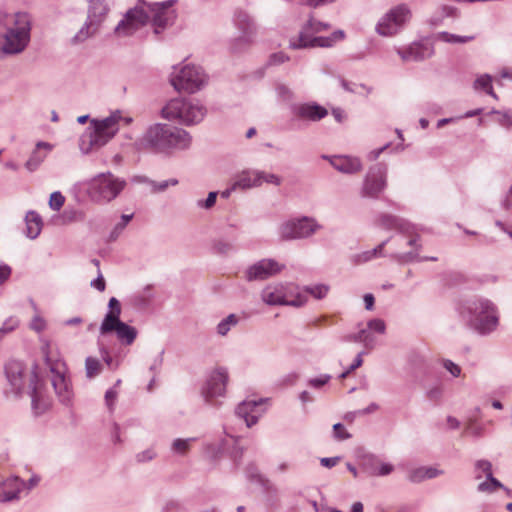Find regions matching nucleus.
Returning a JSON list of instances; mask_svg holds the SVG:
<instances>
[{"instance_id": "f257e3e1", "label": "nucleus", "mask_w": 512, "mask_h": 512, "mask_svg": "<svg viewBox=\"0 0 512 512\" xmlns=\"http://www.w3.org/2000/svg\"><path fill=\"white\" fill-rule=\"evenodd\" d=\"M147 6L134 7L129 9L124 18L115 27V34L119 37L133 35L137 30L145 26L150 20L154 27V33L160 34L168 25H171L176 18V11L173 5L176 0H167L163 2H154L146 4L144 0H139Z\"/></svg>"}, {"instance_id": "f03ea898", "label": "nucleus", "mask_w": 512, "mask_h": 512, "mask_svg": "<svg viewBox=\"0 0 512 512\" xmlns=\"http://www.w3.org/2000/svg\"><path fill=\"white\" fill-rule=\"evenodd\" d=\"M191 141L192 138L186 130L169 124L156 123L144 132L135 145L139 151L168 153L174 149L189 148Z\"/></svg>"}, {"instance_id": "7ed1b4c3", "label": "nucleus", "mask_w": 512, "mask_h": 512, "mask_svg": "<svg viewBox=\"0 0 512 512\" xmlns=\"http://www.w3.org/2000/svg\"><path fill=\"white\" fill-rule=\"evenodd\" d=\"M458 312L466 326L480 336L492 334L500 323L497 305L485 297H473L463 301Z\"/></svg>"}, {"instance_id": "20e7f679", "label": "nucleus", "mask_w": 512, "mask_h": 512, "mask_svg": "<svg viewBox=\"0 0 512 512\" xmlns=\"http://www.w3.org/2000/svg\"><path fill=\"white\" fill-rule=\"evenodd\" d=\"M0 27L6 29L3 35L2 52L6 55L22 53L30 42V16L24 12L9 14L0 11Z\"/></svg>"}, {"instance_id": "39448f33", "label": "nucleus", "mask_w": 512, "mask_h": 512, "mask_svg": "<svg viewBox=\"0 0 512 512\" xmlns=\"http://www.w3.org/2000/svg\"><path fill=\"white\" fill-rule=\"evenodd\" d=\"M161 113L165 119L193 125L204 119L207 109L198 100L174 98L162 108Z\"/></svg>"}, {"instance_id": "423d86ee", "label": "nucleus", "mask_w": 512, "mask_h": 512, "mask_svg": "<svg viewBox=\"0 0 512 512\" xmlns=\"http://www.w3.org/2000/svg\"><path fill=\"white\" fill-rule=\"evenodd\" d=\"M126 186L125 179L111 172L100 173L91 180L88 193L91 200L96 203H109L117 198Z\"/></svg>"}, {"instance_id": "0eeeda50", "label": "nucleus", "mask_w": 512, "mask_h": 512, "mask_svg": "<svg viewBox=\"0 0 512 512\" xmlns=\"http://www.w3.org/2000/svg\"><path fill=\"white\" fill-rule=\"evenodd\" d=\"M412 12L410 7L401 3L389 9L377 22L375 31L383 37L397 35L410 21Z\"/></svg>"}, {"instance_id": "6e6552de", "label": "nucleus", "mask_w": 512, "mask_h": 512, "mask_svg": "<svg viewBox=\"0 0 512 512\" xmlns=\"http://www.w3.org/2000/svg\"><path fill=\"white\" fill-rule=\"evenodd\" d=\"M207 77L199 66L186 64L179 70L174 67L170 76V83L177 91L194 93L200 90L206 83Z\"/></svg>"}, {"instance_id": "1a4fd4ad", "label": "nucleus", "mask_w": 512, "mask_h": 512, "mask_svg": "<svg viewBox=\"0 0 512 512\" xmlns=\"http://www.w3.org/2000/svg\"><path fill=\"white\" fill-rule=\"evenodd\" d=\"M261 299L270 306L302 307L307 302V296L294 292L293 288L282 283L266 286L261 292Z\"/></svg>"}, {"instance_id": "9d476101", "label": "nucleus", "mask_w": 512, "mask_h": 512, "mask_svg": "<svg viewBox=\"0 0 512 512\" xmlns=\"http://www.w3.org/2000/svg\"><path fill=\"white\" fill-rule=\"evenodd\" d=\"M44 354L46 365L52 374L51 382L55 393L63 404H69L73 396V391L71 383L66 377V364L61 359H53L46 351Z\"/></svg>"}, {"instance_id": "9b49d317", "label": "nucleus", "mask_w": 512, "mask_h": 512, "mask_svg": "<svg viewBox=\"0 0 512 512\" xmlns=\"http://www.w3.org/2000/svg\"><path fill=\"white\" fill-rule=\"evenodd\" d=\"M293 128H300L308 122H318L328 115V110L316 102H297L289 106Z\"/></svg>"}, {"instance_id": "f8f14e48", "label": "nucleus", "mask_w": 512, "mask_h": 512, "mask_svg": "<svg viewBox=\"0 0 512 512\" xmlns=\"http://www.w3.org/2000/svg\"><path fill=\"white\" fill-rule=\"evenodd\" d=\"M321 226L315 219L303 216L291 219L279 226V236L284 241L305 239L312 236Z\"/></svg>"}, {"instance_id": "ddd939ff", "label": "nucleus", "mask_w": 512, "mask_h": 512, "mask_svg": "<svg viewBox=\"0 0 512 512\" xmlns=\"http://www.w3.org/2000/svg\"><path fill=\"white\" fill-rule=\"evenodd\" d=\"M234 24L238 30V36L231 41L230 47L233 52L239 53L253 43L257 29L253 19L244 11L236 12Z\"/></svg>"}, {"instance_id": "4468645a", "label": "nucleus", "mask_w": 512, "mask_h": 512, "mask_svg": "<svg viewBox=\"0 0 512 512\" xmlns=\"http://www.w3.org/2000/svg\"><path fill=\"white\" fill-rule=\"evenodd\" d=\"M387 166L377 163L369 168L361 189V196L377 198L386 187Z\"/></svg>"}, {"instance_id": "2eb2a0df", "label": "nucleus", "mask_w": 512, "mask_h": 512, "mask_svg": "<svg viewBox=\"0 0 512 512\" xmlns=\"http://www.w3.org/2000/svg\"><path fill=\"white\" fill-rule=\"evenodd\" d=\"M111 332H115L117 339L125 345H131L137 337L136 328L118 319L117 315L110 314L105 315L100 325V334L107 335Z\"/></svg>"}, {"instance_id": "dca6fc26", "label": "nucleus", "mask_w": 512, "mask_h": 512, "mask_svg": "<svg viewBox=\"0 0 512 512\" xmlns=\"http://www.w3.org/2000/svg\"><path fill=\"white\" fill-rule=\"evenodd\" d=\"M116 132L104 130L103 127L92 124L87 127L86 131L82 134L79 141L80 150L88 154L92 150L99 149L107 144L114 136Z\"/></svg>"}, {"instance_id": "f3484780", "label": "nucleus", "mask_w": 512, "mask_h": 512, "mask_svg": "<svg viewBox=\"0 0 512 512\" xmlns=\"http://www.w3.org/2000/svg\"><path fill=\"white\" fill-rule=\"evenodd\" d=\"M228 379V371L223 367L217 368L209 374L202 388V395L207 403H211L213 398L225 394Z\"/></svg>"}, {"instance_id": "a211bd4d", "label": "nucleus", "mask_w": 512, "mask_h": 512, "mask_svg": "<svg viewBox=\"0 0 512 512\" xmlns=\"http://www.w3.org/2000/svg\"><path fill=\"white\" fill-rule=\"evenodd\" d=\"M284 268L283 264L274 259H261L246 269L245 279L249 282L263 281L280 273Z\"/></svg>"}, {"instance_id": "6ab92c4d", "label": "nucleus", "mask_w": 512, "mask_h": 512, "mask_svg": "<svg viewBox=\"0 0 512 512\" xmlns=\"http://www.w3.org/2000/svg\"><path fill=\"white\" fill-rule=\"evenodd\" d=\"M25 367L22 362L19 361H9L5 365V373L9 385L11 386V391L16 395H20L25 386Z\"/></svg>"}, {"instance_id": "aec40b11", "label": "nucleus", "mask_w": 512, "mask_h": 512, "mask_svg": "<svg viewBox=\"0 0 512 512\" xmlns=\"http://www.w3.org/2000/svg\"><path fill=\"white\" fill-rule=\"evenodd\" d=\"M345 37V33L343 30H336L330 36H316L306 39L302 42H291L290 47L292 49H303V48H314V47H323L329 48L334 46V44L338 41L343 40Z\"/></svg>"}, {"instance_id": "412c9836", "label": "nucleus", "mask_w": 512, "mask_h": 512, "mask_svg": "<svg viewBox=\"0 0 512 512\" xmlns=\"http://www.w3.org/2000/svg\"><path fill=\"white\" fill-rule=\"evenodd\" d=\"M263 401V399H259L258 401L244 400L237 406L235 413L239 418L245 420L247 427L250 428L258 422L262 414L259 407L263 403Z\"/></svg>"}, {"instance_id": "4be33fe9", "label": "nucleus", "mask_w": 512, "mask_h": 512, "mask_svg": "<svg viewBox=\"0 0 512 512\" xmlns=\"http://www.w3.org/2000/svg\"><path fill=\"white\" fill-rule=\"evenodd\" d=\"M328 160L334 169L345 174H355L362 170V163L359 158L347 155L323 156Z\"/></svg>"}, {"instance_id": "5701e85b", "label": "nucleus", "mask_w": 512, "mask_h": 512, "mask_svg": "<svg viewBox=\"0 0 512 512\" xmlns=\"http://www.w3.org/2000/svg\"><path fill=\"white\" fill-rule=\"evenodd\" d=\"M86 1L89 3L86 19L100 29L109 13V6L104 0Z\"/></svg>"}, {"instance_id": "b1692460", "label": "nucleus", "mask_w": 512, "mask_h": 512, "mask_svg": "<svg viewBox=\"0 0 512 512\" xmlns=\"http://www.w3.org/2000/svg\"><path fill=\"white\" fill-rule=\"evenodd\" d=\"M397 53L404 62H418L429 58L432 55V49L427 45L413 43L404 50L397 49Z\"/></svg>"}, {"instance_id": "393cba45", "label": "nucleus", "mask_w": 512, "mask_h": 512, "mask_svg": "<svg viewBox=\"0 0 512 512\" xmlns=\"http://www.w3.org/2000/svg\"><path fill=\"white\" fill-rule=\"evenodd\" d=\"M25 486L18 477H10L0 484V501L9 502L19 498V493Z\"/></svg>"}, {"instance_id": "a878e982", "label": "nucleus", "mask_w": 512, "mask_h": 512, "mask_svg": "<svg viewBox=\"0 0 512 512\" xmlns=\"http://www.w3.org/2000/svg\"><path fill=\"white\" fill-rule=\"evenodd\" d=\"M29 395L31 397L32 409L35 414H41L47 408L48 403L43 399L40 388L38 386V377L33 372L29 377Z\"/></svg>"}, {"instance_id": "bb28decb", "label": "nucleus", "mask_w": 512, "mask_h": 512, "mask_svg": "<svg viewBox=\"0 0 512 512\" xmlns=\"http://www.w3.org/2000/svg\"><path fill=\"white\" fill-rule=\"evenodd\" d=\"M380 224L385 229H395L405 235L414 233V225L410 222L389 214H384L380 217Z\"/></svg>"}, {"instance_id": "cd10ccee", "label": "nucleus", "mask_w": 512, "mask_h": 512, "mask_svg": "<svg viewBox=\"0 0 512 512\" xmlns=\"http://www.w3.org/2000/svg\"><path fill=\"white\" fill-rule=\"evenodd\" d=\"M445 473L444 470L434 466H422L412 469L408 473V480L412 483H420L426 479H434Z\"/></svg>"}, {"instance_id": "c85d7f7f", "label": "nucleus", "mask_w": 512, "mask_h": 512, "mask_svg": "<svg viewBox=\"0 0 512 512\" xmlns=\"http://www.w3.org/2000/svg\"><path fill=\"white\" fill-rule=\"evenodd\" d=\"M328 29H330L329 23L318 21L310 16L299 32L298 42H302L311 37H316L315 34L327 31Z\"/></svg>"}, {"instance_id": "c756f323", "label": "nucleus", "mask_w": 512, "mask_h": 512, "mask_svg": "<svg viewBox=\"0 0 512 512\" xmlns=\"http://www.w3.org/2000/svg\"><path fill=\"white\" fill-rule=\"evenodd\" d=\"M363 467L370 476H387L394 470L392 464L381 462L376 457H371L365 461Z\"/></svg>"}, {"instance_id": "7c9ffc66", "label": "nucleus", "mask_w": 512, "mask_h": 512, "mask_svg": "<svg viewBox=\"0 0 512 512\" xmlns=\"http://www.w3.org/2000/svg\"><path fill=\"white\" fill-rule=\"evenodd\" d=\"M99 30L100 29L97 26H95L93 23L90 24L89 20L86 19L82 27L71 38L70 43L72 45L81 44L89 38L95 36Z\"/></svg>"}, {"instance_id": "2f4dec72", "label": "nucleus", "mask_w": 512, "mask_h": 512, "mask_svg": "<svg viewBox=\"0 0 512 512\" xmlns=\"http://www.w3.org/2000/svg\"><path fill=\"white\" fill-rule=\"evenodd\" d=\"M26 235L30 239H35L39 236L42 229V219L41 217L34 211H30L27 213L26 218Z\"/></svg>"}, {"instance_id": "473e14b6", "label": "nucleus", "mask_w": 512, "mask_h": 512, "mask_svg": "<svg viewBox=\"0 0 512 512\" xmlns=\"http://www.w3.org/2000/svg\"><path fill=\"white\" fill-rule=\"evenodd\" d=\"M234 185L237 189L243 190L258 187L259 181L257 177V170L242 172L234 181Z\"/></svg>"}, {"instance_id": "72a5a7b5", "label": "nucleus", "mask_w": 512, "mask_h": 512, "mask_svg": "<svg viewBox=\"0 0 512 512\" xmlns=\"http://www.w3.org/2000/svg\"><path fill=\"white\" fill-rule=\"evenodd\" d=\"M343 341L362 343L368 350L374 347V338L367 329H361L359 332L354 334H348L343 337Z\"/></svg>"}, {"instance_id": "f704fd0d", "label": "nucleus", "mask_w": 512, "mask_h": 512, "mask_svg": "<svg viewBox=\"0 0 512 512\" xmlns=\"http://www.w3.org/2000/svg\"><path fill=\"white\" fill-rule=\"evenodd\" d=\"M40 148H46L50 150L52 146L46 142H38L36 144V150L33 151L31 157L27 160L25 166L29 171H34L38 168V166L42 163L45 158V154H41L38 150Z\"/></svg>"}, {"instance_id": "c9c22d12", "label": "nucleus", "mask_w": 512, "mask_h": 512, "mask_svg": "<svg viewBox=\"0 0 512 512\" xmlns=\"http://www.w3.org/2000/svg\"><path fill=\"white\" fill-rule=\"evenodd\" d=\"M121 119V115L119 111L113 112L110 116L103 118L101 120L92 119L90 122L92 124L98 125L100 127H103L104 130H109L113 132H118V122Z\"/></svg>"}, {"instance_id": "e433bc0d", "label": "nucleus", "mask_w": 512, "mask_h": 512, "mask_svg": "<svg viewBox=\"0 0 512 512\" xmlns=\"http://www.w3.org/2000/svg\"><path fill=\"white\" fill-rule=\"evenodd\" d=\"M475 89L484 90L487 94L492 96L494 99H498L497 94L493 91L492 78L488 74L481 75L474 82Z\"/></svg>"}, {"instance_id": "4c0bfd02", "label": "nucleus", "mask_w": 512, "mask_h": 512, "mask_svg": "<svg viewBox=\"0 0 512 512\" xmlns=\"http://www.w3.org/2000/svg\"><path fill=\"white\" fill-rule=\"evenodd\" d=\"M239 318L235 314H229L217 325V333L221 336L227 335L232 327L238 324Z\"/></svg>"}, {"instance_id": "58836bf2", "label": "nucleus", "mask_w": 512, "mask_h": 512, "mask_svg": "<svg viewBox=\"0 0 512 512\" xmlns=\"http://www.w3.org/2000/svg\"><path fill=\"white\" fill-rule=\"evenodd\" d=\"M437 38L445 43L462 44L474 40V36H459L449 32H440Z\"/></svg>"}, {"instance_id": "ea45409f", "label": "nucleus", "mask_w": 512, "mask_h": 512, "mask_svg": "<svg viewBox=\"0 0 512 512\" xmlns=\"http://www.w3.org/2000/svg\"><path fill=\"white\" fill-rule=\"evenodd\" d=\"M102 365L97 358L87 357L85 360V372L87 378L91 379L100 374Z\"/></svg>"}, {"instance_id": "a19ab883", "label": "nucleus", "mask_w": 512, "mask_h": 512, "mask_svg": "<svg viewBox=\"0 0 512 512\" xmlns=\"http://www.w3.org/2000/svg\"><path fill=\"white\" fill-rule=\"evenodd\" d=\"M194 440H195V438H187V439L178 438V439H175L173 441V443H172V450L175 453L183 455V454H185L189 450L190 444Z\"/></svg>"}, {"instance_id": "79ce46f5", "label": "nucleus", "mask_w": 512, "mask_h": 512, "mask_svg": "<svg viewBox=\"0 0 512 512\" xmlns=\"http://www.w3.org/2000/svg\"><path fill=\"white\" fill-rule=\"evenodd\" d=\"M305 291L307 293H309L310 295H312L316 299H323L329 291V286H327L325 284H318L315 286H307L305 288Z\"/></svg>"}, {"instance_id": "37998d69", "label": "nucleus", "mask_w": 512, "mask_h": 512, "mask_svg": "<svg viewBox=\"0 0 512 512\" xmlns=\"http://www.w3.org/2000/svg\"><path fill=\"white\" fill-rule=\"evenodd\" d=\"M278 98L284 102L291 101L294 98L293 91L285 84L278 83L275 87Z\"/></svg>"}, {"instance_id": "c03bdc74", "label": "nucleus", "mask_w": 512, "mask_h": 512, "mask_svg": "<svg viewBox=\"0 0 512 512\" xmlns=\"http://www.w3.org/2000/svg\"><path fill=\"white\" fill-rule=\"evenodd\" d=\"M157 456V452L154 448L150 447L141 452H138L135 455V460L137 463L143 464L152 461Z\"/></svg>"}, {"instance_id": "a18cd8bd", "label": "nucleus", "mask_w": 512, "mask_h": 512, "mask_svg": "<svg viewBox=\"0 0 512 512\" xmlns=\"http://www.w3.org/2000/svg\"><path fill=\"white\" fill-rule=\"evenodd\" d=\"M391 257L400 264L410 263L420 259L417 252L395 253Z\"/></svg>"}, {"instance_id": "49530a36", "label": "nucleus", "mask_w": 512, "mask_h": 512, "mask_svg": "<svg viewBox=\"0 0 512 512\" xmlns=\"http://www.w3.org/2000/svg\"><path fill=\"white\" fill-rule=\"evenodd\" d=\"M257 177H258V181H259V186L262 185L263 182L271 183L276 186L281 184L280 177L275 174H272V173H266L264 171L257 170Z\"/></svg>"}, {"instance_id": "de8ad7c7", "label": "nucleus", "mask_w": 512, "mask_h": 512, "mask_svg": "<svg viewBox=\"0 0 512 512\" xmlns=\"http://www.w3.org/2000/svg\"><path fill=\"white\" fill-rule=\"evenodd\" d=\"M178 184V180L175 178L164 180L161 182L150 181V185L152 186V192H163L169 186H176Z\"/></svg>"}, {"instance_id": "09e8293b", "label": "nucleus", "mask_w": 512, "mask_h": 512, "mask_svg": "<svg viewBox=\"0 0 512 512\" xmlns=\"http://www.w3.org/2000/svg\"><path fill=\"white\" fill-rule=\"evenodd\" d=\"M65 197L59 192H53L50 195L49 206L52 210L59 211L64 205Z\"/></svg>"}, {"instance_id": "8fccbe9b", "label": "nucleus", "mask_w": 512, "mask_h": 512, "mask_svg": "<svg viewBox=\"0 0 512 512\" xmlns=\"http://www.w3.org/2000/svg\"><path fill=\"white\" fill-rule=\"evenodd\" d=\"M333 437L338 441H343L351 438V434L341 423H336L333 425Z\"/></svg>"}, {"instance_id": "3c124183", "label": "nucleus", "mask_w": 512, "mask_h": 512, "mask_svg": "<svg viewBox=\"0 0 512 512\" xmlns=\"http://www.w3.org/2000/svg\"><path fill=\"white\" fill-rule=\"evenodd\" d=\"M289 56L286 55L283 52H276L269 56V59L267 61V66H276L280 65L286 61H289Z\"/></svg>"}, {"instance_id": "603ef678", "label": "nucleus", "mask_w": 512, "mask_h": 512, "mask_svg": "<svg viewBox=\"0 0 512 512\" xmlns=\"http://www.w3.org/2000/svg\"><path fill=\"white\" fill-rule=\"evenodd\" d=\"M217 195L218 193L215 191L209 192L205 200L197 201V206L204 209H211L216 203Z\"/></svg>"}, {"instance_id": "864d4df0", "label": "nucleus", "mask_w": 512, "mask_h": 512, "mask_svg": "<svg viewBox=\"0 0 512 512\" xmlns=\"http://www.w3.org/2000/svg\"><path fill=\"white\" fill-rule=\"evenodd\" d=\"M443 395V388L441 385H435L429 388L426 392V396L429 400L438 402Z\"/></svg>"}, {"instance_id": "5fc2aeb1", "label": "nucleus", "mask_w": 512, "mask_h": 512, "mask_svg": "<svg viewBox=\"0 0 512 512\" xmlns=\"http://www.w3.org/2000/svg\"><path fill=\"white\" fill-rule=\"evenodd\" d=\"M367 327L377 333L384 334L386 330L385 322L382 319H371L367 323Z\"/></svg>"}, {"instance_id": "6e6d98bb", "label": "nucleus", "mask_w": 512, "mask_h": 512, "mask_svg": "<svg viewBox=\"0 0 512 512\" xmlns=\"http://www.w3.org/2000/svg\"><path fill=\"white\" fill-rule=\"evenodd\" d=\"M492 112L499 114L501 116V118L499 119V123L501 126L506 128L512 127V110L504 112L493 110Z\"/></svg>"}, {"instance_id": "4d7b16f0", "label": "nucleus", "mask_w": 512, "mask_h": 512, "mask_svg": "<svg viewBox=\"0 0 512 512\" xmlns=\"http://www.w3.org/2000/svg\"><path fill=\"white\" fill-rule=\"evenodd\" d=\"M443 367L454 377H459L461 374V368L459 365L449 359L442 361Z\"/></svg>"}, {"instance_id": "13d9d810", "label": "nucleus", "mask_w": 512, "mask_h": 512, "mask_svg": "<svg viewBox=\"0 0 512 512\" xmlns=\"http://www.w3.org/2000/svg\"><path fill=\"white\" fill-rule=\"evenodd\" d=\"M19 324V321L16 318L10 317L3 323L0 328V334H6L13 331Z\"/></svg>"}, {"instance_id": "bf43d9fd", "label": "nucleus", "mask_w": 512, "mask_h": 512, "mask_svg": "<svg viewBox=\"0 0 512 512\" xmlns=\"http://www.w3.org/2000/svg\"><path fill=\"white\" fill-rule=\"evenodd\" d=\"M108 306H109L110 310L106 313V315H110V314L117 315V318L119 319L120 315H121L120 302L115 297H112L109 300Z\"/></svg>"}, {"instance_id": "052dcab7", "label": "nucleus", "mask_w": 512, "mask_h": 512, "mask_svg": "<svg viewBox=\"0 0 512 512\" xmlns=\"http://www.w3.org/2000/svg\"><path fill=\"white\" fill-rule=\"evenodd\" d=\"M374 257L371 253V250L361 252L352 257V261L354 264H362L372 260Z\"/></svg>"}, {"instance_id": "680f3d73", "label": "nucleus", "mask_w": 512, "mask_h": 512, "mask_svg": "<svg viewBox=\"0 0 512 512\" xmlns=\"http://www.w3.org/2000/svg\"><path fill=\"white\" fill-rule=\"evenodd\" d=\"M116 399H117V392L113 388L106 391L105 402H106V405H107L109 411H111V412L114 409V404H115Z\"/></svg>"}, {"instance_id": "e2e57ef3", "label": "nucleus", "mask_w": 512, "mask_h": 512, "mask_svg": "<svg viewBox=\"0 0 512 512\" xmlns=\"http://www.w3.org/2000/svg\"><path fill=\"white\" fill-rule=\"evenodd\" d=\"M331 379V376L330 375H321L320 377H317V378H312L309 380V385L313 388H320L322 386H324L326 383H328V381Z\"/></svg>"}, {"instance_id": "0e129e2a", "label": "nucleus", "mask_w": 512, "mask_h": 512, "mask_svg": "<svg viewBox=\"0 0 512 512\" xmlns=\"http://www.w3.org/2000/svg\"><path fill=\"white\" fill-rule=\"evenodd\" d=\"M215 250L221 254H227L233 251V245L225 241H218L214 245Z\"/></svg>"}, {"instance_id": "69168bd1", "label": "nucleus", "mask_w": 512, "mask_h": 512, "mask_svg": "<svg viewBox=\"0 0 512 512\" xmlns=\"http://www.w3.org/2000/svg\"><path fill=\"white\" fill-rule=\"evenodd\" d=\"M475 467L477 470H481L486 476H488V473H492V465L487 460H478Z\"/></svg>"}, {"instance_id": "338daca9", "label": "nucleus", "mask_w": 512, "mask_h": 512, "mask_svg": "<svg viewBox=\"0 0 512 512\" xmlns=\"http://www.w3.org/2000/svg\"><path fill=\"white\" fill-rule=\"evenodd\" d=\"M246 475L250 480H257L262 482V477L258 472V469L254 465H249L246 468Z\"/></svg>"}, {"instance_id": "774afa93", "label": "nucleus", "mask_w": 512, "mask_h": 512, "mask_svg": "<svg viewBox=\"0 0 512 512\" xmlns=\"http://www.w3.org/2000/svg\"><path fill=\"white\" fill-rule=\"evenodd\" d=\"M91 286L100 292L105 290L106 283L101 273H99L98 277L91 282Z\"/></svg>"}]
</instances>
